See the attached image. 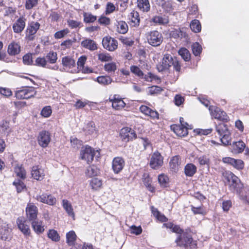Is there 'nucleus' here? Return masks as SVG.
<instances>
[{
	"label": "nucleus",
	"mask_w": 249,
	"mask_h": 249,
	"mask_svg": "<svg viewBox=\"0 0 249 249\" xmlns=\"http://www.w3.org/2000/svg\"><path fill=\"white\" fill-rule=\"evenodd\" d=\"M178 54L185 61H189L191 59V54L185 48H181L178 51Z\"/></svg>",
	"instance_id": "nucleus-47"
},
{
	"label": "nucleus",
	"mask_w": 249,
	"mask_h": 249,
	"mask_svg": "<svg viewBox=\"0 0 249 249\" xmlns=\"http://www.w3.org/2000/svg\"><path fill=\"white\" fill-rule=\"evenodd\" d=\"M116 31L122 34H124L128 30V27L127 23L123 20L117 21L115 24Z\"/></svg>",
	"instance_id": "nucleus-30"
},
{
	"label": "nucleus",
	"mask_w": 249,
	"mask_h": 249,
	"mask_svg": "<svg viewBox=\"0 0 249 249\" xmlns=\"http://www.w3.org/2000/svg\"><path fill=\"white\" fill-rule=\"evenodd\" d=\"M181 164L180 157L178 155H176L171 158L169 161L170 170L174 173H177L179 170Z\"/></svg>",
	"instance_id": "nucleus-21"
},
{
	"label": "nucleus",
	"mask_w": 249,
	"mask_h": 249,
	"mask_svg": "<svg viewBox=\"0 0 249 249\" xmlns=\"http://www.w3.org/2000/svg\"><path fill=\"white\" fill-rule=\"evenodd\" d=\"M31 174L32 177L37 180H42L45 177L44 170L40 168L39 165H35L32 167Z\"/></svg>",
	"instance_id": "nucleus-23"
},
{
	"label": "nucleus",
	"mask_w": 249,
	"mask_h": 249,
	"mask_svg": "<svg viewBox=\"0 0 249 249\" xmlns=\"http://www.w3.org/2000/svg\"><path fill=\"white\" fill-rule=\"evenodd\" d=\"M62 63L63 66L67 68H72L75 66V60L69 56L63 57L62 59Z\"/></svg>",
	"instance_id": "nucleus-37"
},
{
	"label": "nucleus",
	"mask_w": 249,
	"mask_h": 249,
	"mask_svg": "<svg viewBox=\"0 0 249 249\" xmlns=\"http://www.w3.org/2000/svg\"><path fill=\"white\" fill-rule=\"evenodd\" d=\"M24 180L17 178L13 182V185L15 187L18 193H20L27 189L26 186L23 181Z\"/></svg>",
	"instance_id": "nucleus-29"
},
{
	"label": "nucleus",
	"mask_w": 249,
	"mask_h": 249,
	"mask_svg": "<svg viewBox=\"0 0 249 249\" xmlns=\"http://www.w3.org/2000/svg\"><path fill=\"white\" fill-rule=\"evenodd\" d=\"M190 27L191 30L194 33H199L201 30L200 22L197 19L192 20L190 23Z\"/></svg>",
	"instance_id": "nucleus-41"
},
{
	"label": "nucleus",
	"mask_w": 249,
	"mask_h": 249,
	"mask_svg": "<svg viewBox=\"0 0 249 249\" xmlns=\"http://www.w3.org/2000/svg\"><path fill=\"white\" fill-rule=\"evenodd\" d=\"M67 23L68 26L71 29H79L83 26V24L81 21L75 20L73 19H68L67 20Z\"/></svg>",
	"instance_id": "nucleus-39"
},
{
	"label": "nucleus",
	"mask_w": 249,
	"mask_h": 249,
	"mask_svg": "<svg viewBox=\"0 0 249 249\" xmlns=\"http://www.w3.org/2000/svg\"><path fill=\"white\" fill-rule=\"evenodd\" d=\"M98 58L102 62H108L112 60L111 56L107 53H100L98 54Z\"/></svg>",
	"instance_id": "nucleus-56"
},
{
	"label": "nucleus",
	"mask_w": 249,
	"mask_h": 249,
	"mask_svg": "<svg viewBox=\"0 0 249 249\" xmlns=\"http://www.w3.org/2000/svg\"><path fill=\"white\" fill-rule=\"evenodd\" d=\"M181 119L183 120V118L180 117L179 119L180 125L173 124L171 125V130L180 137L186 136L188 134V127L181 123Z\"/></svg>",
	"instance_id": "nucleus-11"
},
{
	"label": "nucleus",
	"mask_w": 249,
	"mask_h": 249,
	"mask_svg": "<svg viewBox=\"0 0 249 249\" xmlns=\"http://www.w3.org/2000/svg\"><path fill=\"white\" fill-rule=\"evenodd\" d=\"M184 98L181 94H178L175 96L174 102L177 106H180L184 102Z\"/></svg>",
	"instance_id": "nucleus-64"
},
{
	"label": "nucleus",
	"mask_w": 249,
	"mask_h": 249,
	"mask_svg": "<svg viewBox=\"0 0 249 249\" xmlns=\"http://www.w3.org/2000/svg\"><path fill=\"white\" fill-rule=\"evenodd\" d=\"M38 3V0H26L25 8L26 10H31L36 6Z\"/></svg>",
	"instance_id": "nucleus-59"
},
{
	"label": "nucleus",
	"mask_w": 249,
	"mask_h": 249,
	"mask_svg": "<svg viewBox=\"0 0 249 249\" xmlns=\"http://www.w3.org/2000/svg\"><path fill=\"white\" fill-rule=\"evenodd\" d=\"M130 70L131 72L138 77H142L144 75L142 71L137 66H131Z\"/></svg>",
	"instance_id": "nucleus-60"
},
{
	"label": "nucleus",
	"mask_w": 249,
	"mask_h": 249,
	"mask_svg": "<svg viewBox=\"0 0 249 249\" xmlns=\"http://www.w3.org/2000/svg\"><path fill=\"white\" fill-rule=\"evenodd\" d=\"M21 51V47L18 42L12 41L8 47L7 52L11 56H15L18 54Z\"/></svg>",
	"instance_id": "nucleus-22"
},
{
	"label": "nucleus",
	"mask_w": 249,
	"mask_h": 249,
	"mask_svg": "<svg viewBox=\"0 0 249 249\" xmlns=\"http://www.w3.org/2000/svg\"><path fill=\"white\" fill-rule=\"evenodd\" d=\"M70 249H94L92 244L84 243L83 244L76 243L74 247H71Z\"/></svg>",
	"instance_id": "nucleus-61"
},
{
	"label": "nucleus",
	"mask_w": 249,
	"mask_h": 249,
	"mask_svg": "<svg viewBox=\"0 0 249 249\" xmlns=\"http://www.w3.org/2000/svg\"><path fill=\"white\" fill-rule=\"evenodd\" d=\"M200 166H206L210 167L211 160L208 155H203L196 158Z\"/></svg>",
	"instance_id": "nucleus-34"
},
{
	"label": "nucleus",
	"mask_w": 249,
	"mask_h": 249,
	"mask_svg": "<svg viewBox=\"0 0 249 249\" xmlns=\"http://www.w3.org/2000/svg\"><path fill=\"white\" fill-rule=\"evenodd\" d=\"M70 33V30L68 28L64 29L62 30L57 31L54 34V37L55 39H60L64 37L66 35Z\"/></svg>",
	"instance_id": "nucleus-58"
},
{
	"label": "nucleus",
	"mask_w": 249,
	"mask_h": 249,
	"mask_svg": "<svg viewBox=\"0 0 249 249\" xmlns=\"http://www.w3.org/2000/svg\"><path fill=\"white\" fill-rule=\"evenodd\" d=\"M151 212L153 215L160 222H164V223L169 222L168 218L163 214L161 213L158 209L152 206Z\"/></svg>",
	"instance_id": "nucleus-31"
},
{
	"label": "nucleus",
	"mask_w": 249,
	"mask_h": 249,
	"mask_svg": "<svg viewBox=\"0 0 249 249\" xmlns=\"http://www.w3.org/2000/svg\"><path fill=\"white\" fill-rule=\"evenodd\" d=\"M104 70L108 73H114L117 70V65L115 62H110L105 64Z\"/></svg>",
	"instance_id": "nucleus-50"
},
{
	"label": "nucleus",
	"mask_w": 249,
	"mask_h": 249,
	"mask_svg": "<svg viewBox=\"0 0 249 249\" xmlns=\"http://www.w3.org/2000/svg\"><path fill=\"white\" fill-rule=\"evenodd\" d=\"M215 128L216 132L220 136H222L224 133L229 131L227 125L224 123V122L219 123L218 124L216 125Z\"/></svg>",
	"instance_id": "nucleus-44"
},
{
	"label": "nucleus",
	"mask_w": 249,
	"mask_h": 249,
	"mask_svg": "<svg viewBox=\"0 0 249 249\" xmlns=\"http://www.w3.org/2000/svg\"><path fill=\"white\" fill-rule=\"evenodd\" d=\"M14 172L19 179H25L26 178V172L22 164H17L14 167Z\"/></svg>",
	"instance_id": "nucleus-28"
},
{
	"label": "nucleus",
	"mask_w": 249,
	"mask_h": 249,
	"mask_svg": "<svg viewBox=\"0 0 249 249\" xmlns=\"http://www.w3.org/2000/svg\"><path fill=\"white\" fill-rule=\"evenodd\" d=\"M163 164V157L158 151H155L151 155L149 165L153 169H158Z\"/></svg>",
	"instance_id": "nucleus-9"
},
{
	"label": "nucleus",
	"mask_w": 249,
	"mask_h": 249,
	"mask_svg": "<svg viewBox=\"0 0 249 249\" xmlns=\"http://www.w3.org/2000/svg\"><path fill=\"white\" fill-rule=\"evenodd\" d=\"M136 4L137 8L142 12H148L150 10L149 0H137Z\"/></svg>",
	"instance_id": "nucleus-24"
},
{
	"label": "nucleus",
	"mask_w": 249,
	"mask_h": 249,
	"mask_svg": "<svg viewBox=\"0 0 249 249\" xmlns=\"http://www.w3.org/2000/svg\"><path fill=\"white\" fill-rule=\"evenodd\" d=\"M45 58L47 62L50 64H54L56 62L57 59V53L53 51H50L47 54Z\"/></svg>",
	"instance_id": "nucleus-45"
},
{
	"label": "nucleus",
	"mask_w": 249,
	"mask_h": 249,
	"mask_svg": "<svg viewBox=\"0 0 249 249\" xmlns=\"http://www.w3.org/2000/svg\"><path fill=\"white\" fill-rule=\"evenodd\" d=\"M196 166L192 163H187L184 167V174L187 177H193L196 172Z\"/></svg>",
	"instance_id": "nucleus-32"
},
{
	"label": "nucleus",
	"mask_w": 249,
	"mask_h": 249,
	"mask_svg": "<svg viewBox=\"0 0 249 249\" xmlns=\"http://www.w3.org/2000/svg\"><path fill=\"white\" fill-rule=\"evenodd\" d=\"M148 43L153 47H158L163 42V37L160 32L153 30L148 32L146 34Z\"/></svg>",
	"instance_id": "nucleus-4"
},
{
	"label": "nucleus",
	"mask_w": 249,
	"mask_h": 249,
	"mask_svg": "<svg viewBox=\"0 0 249 249\" xmlns=\"http://www.w3.org/2000/svg\"><path fill=\"white\" fill-rule=\"evenodd\" d=\"M108 100L112 103V108L116 110H122L126 105L123 99L118 94L110 96Z\"/></svg>",
	"instance_id": "nucleus-12"
},
{
	"label": "nucleus",
	"mask_w": 249,
	"mask_h": 249,
	"mask_svg": "<svg viewBox=\"0 0 249 249\" xmlns=\"http://www.w3.org/2000/svg\"><path fill=\"white\" fill-rule=\"evenodd\" d=\"M31 225L34 231L38 234L42 233L45 230L42 221L34 220L31 222Z\"/></svg>",
	"instance_id": "nucleus-25"
},
{
	"label": "nucleus",
	"mask_w": 249,
	"mask_h": 249,
	"mask_svg": "<svg viewBox=\"0 0 249 249\" xmlns=\"http://www.w3.org/2000/svg\"><path fill=\"white\" fill-rule=\"evenodd\" d=\"M89 184L92 189L98 190L100 189L102 186V181L101 179L94 178L90 180Z\"/></svg>",
	"instance_id": "nucleus-42"
},
{
	"label": "nucleus",
	"mask_w": 249,
	"mask_h": 249,
	"mask_svg": "<svg viewBox=\"0 0 249 249\" xmlns=\"http://www.w3.org/2000/svg\"><path fill=\"white\" fill-rule=\"evenodd\" d=\"M116 10H118V7L116 8L115 5L111 2H108L107 3L105 10V14L106 15H109L111 13H112Z\"/></svg>",
	"instance_id": "nucleus-55"
},
{
	"label": "nucleus",
	"mask_w": 249,
	"mask_h": 249,
	"mask_svg": "<svg viewBox=\"0 0 249 249\" xmlns=\"http://www.w3.org/2000/svg\"><path fill=\"white\" fill-rule=\"evenodd\" d=\"M98 23L105 27L109 26L111 23V19L109 18L102 15L98 19Z\"/></svg>",
	"instance_id": "nucleus-51"
},
{
	"label": "nucleus",
	"mask_w": 249,
	"mask_h": 249,
	"mask_svg": "<svg viewBox=\"0 0 249 249\" xmlns=\"http://www.w3.org/2000/svg\"><path fill=\"white\" fill-rule=\"evenodd\" d=\"M119 137L123 142L127 143L136 139L137 135L132 128L125 126L120 130Z\"/></svg>",
	"instance_id": "nucleus-7"
},
{
	"label": "nucleus",
	"mask_w": 249,
	"mask_h": 249,
	"mask_svg": "<svg viewBox=\"0 0 249 249\" xmlns=\"http://www.w3.org/2000/svg\"><path fill=\"white\" fill-rule=\"evenodd\" d=\"M66 243L69 246L74 247L76 244L75 242L77 239V235L73 231H71L66 233Z\"/></svg>",
	"instance_id": "nucleus-27"
},
{
	"label": "nucleus",
	"mask_w": 249,
	"mask_h": 249,
	"mask_svg": "<svg viewBox=\"0 0 249 249\" xmlns=\"http://www.w3.org/2000/svg\"><path fill=\"white\" fill-rule=\"evenodd\" d=\"M128 23L132 27H138L140 23V17L138 12L133 10L128 15Z\"/></svg>",
	"instance_id": "nucleus-20"
},
{
	"label": "nucleus",
	"mask_w": 249,
	"mask_h": 249,
	"mask_svg": "<svg viewBox=\"0 0 249 249\" xmlns=\"http://www.w3.org/2000/svg\"><path fill=\"white\" fill-rule=\"evenodd\" d=\"M94 81H97L101 85L106 86L111 84L112 82V79L110 76L107 75L99 76Z\"/></svg>",
	"instance_id": "nucleus-38"
},
{
	"label": "nucleus",
	"mask_w": 249,
	"mask_h": 249,
	"mask_svg": "<svg viewBox=\"0 0 249 249\" xmlns=\"http://www.w3.org/2000/svg\"><path fill=\"white\" fill-rule=\"evenodd\" d=\"M51 140L50 133L46 130H42L39 132L37 142L39 145L43 148L47 147Z\"/></svg>",
	"instance_id": "nucleus-15"
},
{
	"label": "nucleus",
	"mask_w": 249,
	"mask_h": 249,
	"mask_svg": "<svg viewBox=\"0 0 249 249\" xmlns=\"http://www.w3.org/2000/svg\"><path fill=\"white\" fill-rule=\"evenodd\" d=\"M162 227L178 235L175 239V243L177 246L183 248L185 249H196L197 248V241L193 239L192 231L190 228L184 230L179 225L171 221L163 223Z\"/></svg>",
	"instance_id": "nucleus-1"
},
{
	"label": "nucleus",
	"mask_w": 249,
	"mask_h": 249,
	"mask_svg": "<svg viewBox=\"0 0 249 249\" xmlns=\"http://www.w3.org/2000/svg\"><path fill=\"white\" fill-rule=\"evenodd\" d=\"M37 201L42 203L46 204L50 206L56 204L57 200L56 198L51 194L43 193L41 195H37L36 197Z\"/></svg>",
	"instance_id": "nucleus-14"
},
{
	"label": "nucleus",
	"mask_w": 249,
	"mask_h": 249,
	"mask_svg": "<svg viewBox=\"0 0 249 249\" xmlns=\"http://www.w3.org/2000/svg\"><path fill=\"white\" fill-rule=\"evenodd\" d=\"M232 147V152L235 154H239L243 152L246 147V144L243 141H239L233 142Z\"/></svg>",
	"instance_id": "nucleus-33"
},
{
	"label": "nucleus",
	"mask_w": 249,
	"mask_h": 249,
	"mask_svg": "<svg viewBox=\"0 0 249 249\" xmlns=\"http://www.w3.org/2000/svg\"><path fill=\"white\" fill-rule=\"evenodd\" d=\"M174 59V57H173L171 55L165 54L162 58L161 63L157 66L159 71H163L168 70L173 65Z\"/></svg>",
	"instance_id": "nucleus-18"
},
{
	"label": "nucleus",
	"mask_w": 249,
	"mask_h": 249,
	"mask_svg": "<svg viewBox=\"0 0 249 249\" xmlns=\"http://www.w3.org/2000/svg\"><path fill=\"white\" fill-rule=\"evenodd\" d=\"M85 130L90 135L93 134L94 132H96L97 129L95 123L93 121L89 122L86 126Z\"/></svg>",
	"instance_id": "nucleus-52"
},
{
	"label": "nucleus",
	"mask_w": 249,
	"mask_h": 249,
	"mask_svg": "<svg viewBox=\"0 0 249 249\" xmlns=\"http://www.w3.org/2000/svg\"><path fill=\"white\" fill-rule=\"evenodd\" d=\"M163 90V89L158 86H152L148 88V94L151 95L159 94Z\"/></svg>",
	"instance_id": "nucleus-48"
},
{
	"label": "nucleus",
	"mask_w": 249,
	"mask_h": 249,
	"mask_svg": "<svg viewBox=\"0 0 249 249\" xmlns=\"http://www.w3.org/2000/svg\"><path fill=\"white\" fill-rule=\"evenodd\" d=\"M83 21L86 23H93L97 20V16L92 15L91 13L84 12L83 14Z\"/></svg>",
	"instance_id": "nucleus-40"
},
{
	"label": "nucleus",
	"mask_w": 249,
	"mask_h": 249,
	"mask_svg": "<svg viewBox=\"0 0 249 249\" xmlns=\"http://www.w3.org/2000/svg\"><path fill=\"white\" fill-rule=\"evenodd\" d=\"M192 52L195 56L199 55L202 52V47L198 42H195L192 45Z\"/></svg>",
	"instance_id": "nucleus-53"
},
{
	"label": "nucleus",
	"mask_w": 249,
	"mask_h": 249,
	"mask_svg": "<svg viewBox=\"0 0 249 249\" xmlns=\"http://www.w3.org/2000/svg\"><path fill=\"white\" fill-rule=\"evenodd\" d=\"M95 155V149L91 146L86 145L80 151V159L86 161L88 164H90L92 162Z\"/></svg>",
	"instance_id": "nucleus-8"
},
{
	"label": "nucleus",
	"mask_w": 249,
	"mask_h": 249,
	"mask_svg": "<svg viewBox=\"0 0 249 249\" xmlns=\"http://www.w3.org/2000/svg\"><path fill=\"white\" fill-rule=\"evenodd\" d=\"M222 175L228 182H230L231 180L229 186L230 189L235 191L237 194L239 195L241 199L249 203V198L248 196H243L241 195L242 190L244 188V185L241 182L239 178L230 171H225L222 172Z\"/></svg>",
	"instance_id": "nucleus-2"
},
{
	"label": "nucleus",
	"mask_w": 249,
	"mask_h": 249,
	"mask_svg": "<svg viewBox=\"0 0 249 249\" xmlns=\"http://www.w3.org/2000/svg\"><path fill=\"white\" fill-rule=\"evenodd\" d=\"M17 224L18 228L26 238L31 236V231L29 225L27 224L26 220L23 217H18Z\"/></svg>",
	"instance_id": "nucleus-16"
},
{
	"label": "nucleus",
	"mask_w": 249,
	"mask_h": 249,
	"mask_svg": "<svg viewBox=\"0 0 249 249\" xmlns=\"http://www.w3.org/2000/svg\"><path fill=\"white\" fill-rule=\"evenodd\" d=\"M81 44L83 47L90 51H93L97 49L96 43L91 39H86L83 40Z\"/></svg>",
	"instance_id": "nucleus-26"
},
{
	"label": "nucleus",
	"mask_w": 249,
	"mask_h": 249,
	"mask_svg": "<svg viewBox=\"0 0 249 249\" xmlns=\"http://www.w3.org/2000/svg\"><path fill=\"white\" fill-rule=\"evenodd\" d=\"M36 94V88L32 86H22L14 90V96L18 100H28L34 98Z\"/></svg>",
	"instance_id": "nucleus-3"
},
{
	"label": "nucleus",
	"mask_w": 249,
	"mask_h": 249,
	"mask_svg": "<svg viewBox=\"0 0 249 249\" xmlns=\"http://www.w3.org/2000/svg\"><path fill=\"white\" fill-rule=\"evenodd\" d=\"M125 166V160L121 157H116L113 158L112 161V169L113 172L118 174L124 169Z\"/></svg>",
	"instance_id": "nucleus-19"
},
{
	"label": "nucleus",
	"mask_w": 249,
	"mask_h": 249,
	"mask_svg": "<svg viewBox=\"0 0 249 249\" xmlns=\"http://www.w3.org/2000/svg\"><path fill=\"white\" fill-rule=\"evenodd\" d=\"M52 113V110L50 106H46L44 107L40 112V114L44 118L50 117Z\"/></svg>",
	"instance_id": "nucleus-62"
},
{
	"label": "nucleus",
	"mask_w": 249,
	"mask_h": 249,
	"mask_svg": "<svg viewBox=\"0 0 249 249\" xmlns=\"http://www.w3.org/2000/svg\"><path fill=\"white\" fill-rule=\"evenodd\" d=\"M220 138L221 142L225 145H229L231 144V138L230 131L224 133Z\"/></svg>",
	"instance_id": "nucleus-49"
},
{
	"label": "nucleus",
	"mask_w": 249,
	"mask_h": 249,
	"mask_svg": "<svg viewBox=\"0 0 249 249\" xmlns=\"http://www.w3.org/2000/svg\"><path fill=\"white\" fill-rule=\"evenodd\" d=\"M62 202L63 207L67 212L68 214L70 216L74 217L75 214L71 203L66 199H63Z\"/></svg>",
	"instance_id": "nucleus-36"
},
{
	"label": "nucleus",
	"mask_w": 249,
	"mask_h": 249,
	"mask_svg": "<svg viewBox=\"0 0 249 249\" xmlns=\"http://www.w3.org/2000/svg\"><path fill=\"white\" fill-rule=\"evenodd\" d=\"M209 110L213 118L224 123H227L230 120L227 114L217 106H210L209 107Z\"/></svg>",
	"instance_id": "nucleus-6"
},
{
	"label": "nucleus",
	"mask_w": 249,
	"mask_h": 249,
	"mask_svg": "<svg viewBox=\"0 0 249 249\" xmlns=\"http://www.w3.org/2000/svg\"><path fill=\"white\" fill-rule=\"evenodd\" d=\"M151 21L159 25H164L169 22L168 18L161 16H155L151 19Z\"/></svg>",
	"instance_id": "nucleus-43"
},
{
	"label": "nucleus",
	"mask_w": 249,
	"mask_h": 249,
	"mask_svg": "<svg viewBox=\"0 0 249 249\" xmlns=\"http://www.w3.org/2000/svg\"><path fill=\"white\" fill-rule=\"evenodd\" d=\"M48 236L54 241H58L60 239V236L58 233L54 230H50L48 233Z\"/></svg>",
	"instance_id": "nucleus-57"
},
{
	"label": "nucleus",
	"mask_w": 249,
	"mask_h": 249,
	"mask_svg": "<svg viewBox=\"0 0 249 249\" xmlns=\"http://www.w3.org/2000/svg\"><path fill=\"white\" fill-rule=\"evenodd\" d=\"M27 21L25 16H20L13 24L12 29L14 33L20 34L24 30Z\"/></svg>",
	"instance_id": "nucleus-17"
},
{
	"label": "nucleus",
	"mask_w": 249,
	"mask_h": 249,
	"mask_svg": "<svg viewBox=\"0 0 249 249\" xmlns=\"http://www.w3.org/2000/svg\"><path fill=\"white\" fill-rule=\"evenodd\" d=\"M102 43L104 48L110 52H113L118 48L117 40L109 36L104 37Z\"/></svg>",
	"instance_id": "nucleus-10"
},
{
	"label": "nucleus",
	"mask_w": 249,
	"mask_h": 249,
	"mask_svg": "<svg viewBox=\"0 0 249 249\" xmlns=\"http://www.w3.org/2000/svg\"><path fill=\"white\" fill-rule=\"evenodd\" d=\"M232 166L238 170H242L244 168L245 163L242 160L234 159Z\"/></svg>",
	"instance_id": "nucleus-54"
},
{
	"label": "nucleus",
	"mask_w": 249,
	"mask_h": 249,
	"mask_svg": "<svg viewBox=\"0 0 249 249\" xmlns=\"http://www.w3.org/2000/svg\"><path fill=\"white\" fill-rule=\"evenodd\" d=\"M40 26V24L37 21H32L29 22L25 32L26 40L28 41L34 40Z\"/></svg>",
	"instance_id": "nucleus-5"
},
{
	"label": "nucleus",
	"mask_w": 249,
	"mask_h": 249,
	"mask_svg": "<svg viewBox=\"0 0 249 249\" xmlns=\"http://www.w3.org/2000/svg\"><path fill=\"white\" fill-rule=\"evenodd\" d=\"M85 174L88 178H92L98 176L100 174V170L95 166L92 165L87 168Z\"/></svg>",
	"instance_id": "nucleus-35"
},
{
	"label": "nucleus",
	"mask_w": 249,
	"mask_h": 249,
	"mask_svg": "<svg viewBox=\"0 0 249 249\" xmlns=\"http://www.w3.org/2000/svg\"><path fill=\"white\" fill-rule=\"evenodd\" d=\"M169 180L168 176L164 174H160L158 176V181L162 187H167L168 186Z\"/></svg>",
	"instance_id": "nucleus-46"
},
{
	"label": "nucleus",
	"mask_w": 249,
	"mask_h": 249,
	"mask_svg": "<svg viewBox=\"0 0 249 249\" xmlns=\"http://www.w3.org/2000/svg\"><path fill=\"white\" fill-rule=\"evenodd\" d=\"M26 216L27 219L31 222L37 219L38 214V208L33 203L27 204L25 209Z\"/></svg>",
	"instance_id": "nucleus-13"
},
{
	"label": "nucleus",
	"mask_w": 249,
	"mask_h": 249,
	"mask_svg": "<svg viewBox=\"0 0 249 249\" xmlns=\"http://www.w3.org/2000/svg\"><path fill=\"white\" fill-rule=\"evenodd\" d=\"M150 117L152 120L159 119V113L156 110H153L151 108L148 111L147 114L145 115Z\"/></svg>",
	"instance_id": "nucleus-63"
}]
</instances>
